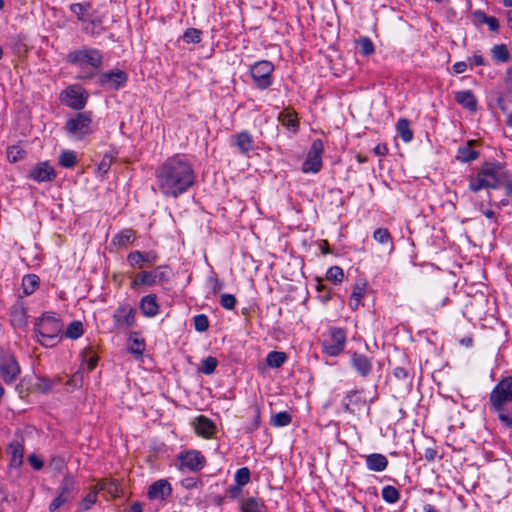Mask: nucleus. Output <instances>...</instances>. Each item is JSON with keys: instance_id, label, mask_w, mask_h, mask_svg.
<instances>
[{"instance_id": "f257e3e1", "label": "nucleus", "mask_w": 512, "mask_h": 512, "mask_svg": "<svg viewBox=\"0 0 512 512\" xmlns=\"http://www.w3.org/2000/svg\"><path fill=\"white\" fill-rule=\"evenodd\" d=\"M156 181L163 195L177 198L194 184L195 173L188 159L177 154L167 158L158 167Z\"/></svg>"}, {"instance_id": "f03ea898", "label": "nucleus", "mask_w": 512, "mask_h": 512, "mask_svg": "<svg viewBox=\"0 0 512 512\" xmlns=\"http://www.w3.org/2000/svg\"><path fill=\"white\" fill-rule=\"evenodd\" d=\"M489 403L499 421L512 428V376L502 378L495 385L489 395Z\"/></svg>"}, {"instance_id": "7ed1b4c3", "label": "nucleus", "mask_w": 512, "mask_h": 512, "mask_svg": "<svg viewBox=\"0 0 512 512\" xmlns=\"http://www.w3.org/2000/svg\"><path fill=\"white\" fill-rule=\"evenodd\" d=\"M68 62L81 69L78 74L79 79H91L95 75V70L99 69L103 62L101 52L93 48H84L72 51L67 56Z\"/></svg>"}, {"instance_id": "20e7f679", "label": "nucleus", "mask_w": 512, "mask_h": 512, "mask_svg": "<svg viewBox=\"0 0 512 512\" xmlns=\"http://www.w3.org/2000/svg\"><path fill=\"white\" fill-rule=\"evenodd\" d=\"M39 336V343L45 347H53L60 340L63 324L56 313H46L34 324Z\"/></svg>"}, {"instance_id": "39448f33", "label": "nucleus", "mask_w": 512, "mask_h": 512, "mask_svg": "<svg viewBox=\"0 0 512 512\" xmlns=\"http://www.w3.org/2000/svg\"><path fill=\"white\" fill-rule=\"evenodd\" d=\"M274 65L268 60H260L250 67V75L254 85L261 90L269 88L273 83Z\"/></svg>"}, {"instance_id": "423d86ee", "label": "nucleus", "mask_w": 512, "mask_h": 512, "mask_svg": "<svg viewBox=\"0 0 512 512\" xmlns=\"http://www.w3.org/2000/svg\"><path fill=\"white\" fill-rule=\"evenodd\" d=\"M324 152V144L321 139H315L310 147L305 161L302 164L304 173H317L322 168V154Z\"/></svg>"}, {"instance_id": "0eeeda50", "label": "nucleus", "mask_w": 512, "mask_h": 512, "mask_svg": "<svg viewBox=\"0 0 512 512\" xmlns=\"http://www.w3.org/2000/svg\"><path fill=\"white\" fill-rule=\"evenodd\" d=\"M346 343V332L342 328H332L329 339L323 341L322 348L326 355L335 357L341 354Z\"/></svg>"}, {"instance_id": "6e6552de", "label": "nucleus", "mask_w": 512, "mask_h": 512, "mask_svg": "<svg viewBox=\"0 0 512 512\" xmlns=\"http://www.w3.org/2000/svg\"><path fill=\"white\" fill-rule=\"evenodd\" d=\"M76 489H75V481L72 476L67 474L62 480L59 486V494L57 497L50 503L49 510L51 512L59 509L66 502L75 498Z\"/></svg>"}, {"instance_id": "1a4fd4ad", "label": "nucleus", "mask_w": 512, "mask_h": 512, "mask_svg": "<svg viewBox=\"0 0 512 512\" xmlns=\"http://www.w3.org/2000/svg\"><path fill=\"white\" fill-rule=\"evenodd\" d=\"M91 122L92 119L90 113L80 112L75 117L67 120L66 129L70 134L82 139L84 136L91 133Z\"/></svg>"}, {"instance_id": "9d476101", "label": "nucleus", "mask_w": 512, "mask_h": 512, "mask_svg": "<svg viewBox=\"0 0 512 512\" xmlns=\"http://www.w3.org/2000/svg\"><path fill=\"white\" fill-rule=\"evenodd\" d=\"M128 75L125 71L120 69H113L107 72H103L98 77V84L112 91H117L126 85Z\"/></svg>"}, {"instance_id": "9b49d317", "label": "nucleus", "mask_w": 512, "mask_h": 512, "mask_svg": "<svg viewBox=\"0 0 512 512\" xmlns=\"http://www.w3.org/2000/svg\"><path fill=\"white\" fill-rule=\"evenodd\" d=\"M88 94L79 85H71L62 93V101L75 110H81L85 107Z\"/></svg>"}, {"instance_id": "f8f14e48", "label": "nucleus", "mask_w": 512, "mask_h": 512, "mask_svg": "<svg viewBox=\"0 0 512 512\" xmlns=\"http://www.w3.org/2000/svg\"><path fill=\"white\" fill-rule=\"evenodd\" d=\"M114 326L120 329H129L136 323V312L130 304H122L113 313Z\"/></svg>"}, {"instance_id": "ddd939ff", "label": "nucleus", "mask_w": 512, "mask_h": 512, "mask_svg": "<svg viewBox=\"0 0 512 512\" xmlns=\"http://www.w3.org/2000/svg\"><path fill=\"white\" fill-rule=\"evenodd\" d=\"M140 275L141 283L154 286L157 283H167L171 278V270L168 266H158L153 271H143Z\"/></svg>"}, {"instance_id": "4468645a", "label": "nucleus", "mask_w": 512, "mask_h": 512, "mask_svg": "<svg viewBox=\"0 0 512 512\" xmlns=\"http://www.w3.org/2000/svg\"><path fill=\"white\" fill-rule=\"evenodd\" d=\"M178 458L180 460V468H186L192 472L200 471L206 463L205 457L195 450L181 453Z\"/></svg>"}, {"instance_id": "2eb2a0df", "label": "nucleus", "mask_w": 512, "mask_h": 512, "mask_svg": "<svg viewBox=\"0 0 512 512\" xmlns=\"http://www.w3.org/2000/svg\"><path fill=\"white\" fill-rule=\"evenodd\" d=\"M19 373V365L13 356L7 355L0 359V374L5 382H12Z\"/></svg>"}, {"instance_id": "dca6fc26", "label": "nucleus", "mask_w": 512, "mask_h": 512, "mask_svg": "<svg viewBox=\"0 0 512 512\" xmlns=\"http://www.w3.org/2000/svg\"><path fill=\"white\" fill-rule=\"evenodd\" d=\"M172 494V487L166 479L153 482L147 491L150 500H166Z\"/></svg>"}, {"instance_id": "f3484780", "label": "nucleus", "mask_w": 512, "mask_h": 512, "mask_svg": "<svg viewBox=\"0 0 512 512\" xmlns=\"http://www.w3.org/2000/svg\"><path fill=\"white\" fill-rule=\"evenodd\" d=\"M232 145L245 156H249L250 152L254 150V140L248 131H241L232 136Z\"/></svg>"}, {"instance_id": "a211bd4d", "label": "nucleus", "mask_w": 512, "mask_h": 512, "mask_svg": "<svg viewBox=\"0 0 512 512\" xmlns=\"http://www.w3.org/2000/svg\"><path fill=\"white\" fill-rule=\"evenodd\" d=\"M350 356L352 367L357 373L363 378L368 377L373 367L371 358L358 352H351Z\"/></svg>"}, {"instance_id": "6ab92c4d", "label": "nucleus", "mask_w": 512, "mask_h": 512, "mask_svg": "<svg viewBox=\"0 0 512 512\" xmlns=\"http://www.w3.org/2000/svg\"><path fill=\"white\" fill-rule=\"evenodd\" d=\"M482 174L488 179L497 180L503 182L509 175L505 169L504 164L500 162H485L481 166Z\"/></svg>"}, {"instance_id": "aec40b11", "label": "nucleus", "mask_w": 512, "mask_h": 512, "mask_svg": "<svg viewBox=\"0 0 512 512\" xmlns=\"http://www.w3.org/2000/svg\"><path fill=\"white\" fill-rule=\"evenodd\" d=\"M158 259V256L155 252H141V251H132L127 256V262L132 267L142 268L145 264L152 265Z\"/></svg>"}, {"instance_id": "412c9836", "label": "nucleus", "mask_w": 512, "mask_h": 512, "mask_svg": "<svg viewBox=\"0 0 512 512\" xmlns=\"http://www.w3.org/2000/svg\"><path fill=\"white\" fill-rule=\"evenodd\" d=\"M455 101L463 108L474 113L477 111V99L471 90H462L455 92Z\"/></svg>"}, {"instance_id": "4be33fe9", "label": "nucleus", "mask_w": 512, "mask_h": 512, "mask_svg": "<svg viewBox=\"0 0 512 512\" xmlns=\"http://www.w3.org/2000/svg\"><path fill=\"white\" fill-rule=\"evenodd\" d=\"M127 350L131 353L136 359L142 357L145 351V340L140 337L138 332H132L127 341Z\"/></svg>"}, {"instance_id": "5701e85b", "label": "nucleus", "mask_w": 512, "mask_h": 512, "mask_svg": "<svg viewBox=\"0 0 512 512\" xmlns=\"http://www.w3.org/2000/svg\"><path fill=\"white\" fill-rule=\"evenodd\" d=\"M11 323L14 327L23 328L28 324L27 309L22 302H17L11 311Z\"/></svg>"}, {"instance_id": "b1692460", "label": "nucleus", "mask_w": 512, "mask_h": 512, "mask_svg": "<svg viewBox=\"0 0 512 512\" xmlns=\"http://www.w3.org/2000/svg\"><path fill=\"white\" fill-rule=\"evenodd\" d=\"M7 452L10 456L9 466L10 468L18 469L23 462L24 447L18 442L14 441L9 444Z\"/></svg>"}, {"instance_id": "393cba45", "label": "nucleus", "mask_w": 512, "mask_h": 512, "mask_svg": "<svg viewBox=\"0 0 512 512\" xmlns=\"http://www.w3.org/2000/svg\"><path fill=\"white\" fill-rule=\"evenodd\" d=\"M366 467L370 471L382 472L388 466V459L380 453H372L365 457Z\"/></svg>"}, {"instance_id": "a878e982", "label": "nucleus", "mask_w": 512, "mask_h": 512, "mask_svg": "<svg viewBox=\"0 0 512 512\" xmlns=\"http://www.w3.org/2000/svg\"><path fill=\"white\" fill-rule=\"evenodd\" d=\"M278 121L293 133L299 130V120L295 111L286 109L279 113Z\"/></svg>"}, {"instance_id": "bb28decb", "label": "nucleus", "mask_w": 512, "mask_h": 512, "mask_svg": "<svg viewBox=\"0 0 512 512\" xmlns=\"http://www.w3.org/2000/svg\"><path fill=\"white\" fill-rule=\"evenodd\" d=\"M140 310L147 317H154L159 312V305L155 294L144 296L140 301Z\"/></svg>"}, {"instance_id": "cd10ccee", "label": "nucleus", "mask_w": 512, "mask_h": 512, "mask_svg": "<svg viewBox=\"0 0 512 512\" xmlns=\"http://www.w3.org/2000/svg\"><path fill=\"white\" fill-rule=\"evenodd\" d=\"M474 141H468L465 145L460 146L457 150L456 160L462 163H469L479 157V151L472 148Z\"/></svg>"}, {"instance_id": "c85d7f7f", "label": "nucleus", "mask_w": 512, "mask_h": 512, "mask_svg": "<svg viewBox=\"0 0 512 512\" xmlns=\"http://www.w3.org/2000/svg\"><path fill=\"white\" fill-rule=\"evenodd\" d=\"M196 420L195 430L198 435L209 438L215 433L216 426L209 418L199 416Z\"/></svg>"}, {"instance_id": "c756f323", "label": "nucleus", "mask_w": 512, "mask_h": 512, "mask_svg": "<svg viewBox=\"0 0 512 512\" xmlns=\"http://www.w3.org/2000/svg\"><path fill=\"white\" fill-rule=\"evenodd\" d=\"M56 177L54 168L47 162L39 164L34 168V180L39 182L51 181Z\"/></svg>"}, {"instance_id": "7c9ffc66", "label": "nucleus", "mask_w": 512, "mask_h": 512, "mask_svg": "<svg viewBox=\"0 0 512 512\" xmlns=\"http://www.w3.org/2000/svg\"><path fill=\"white\" fill-rule=\"evenodd\" d=\"M366 283L359 281L354 284L353 290L350 296L349 306L352 310H356L361 302V299L365 295Z\"/></svg>"}, {"instance_id": "2f4dec72", "label": "nucleus", "mask_w": 512, "mask_h": 512, "mask_svg": "<svg viewBox=\"0 0 512 512\" xmlns=\"http://www.w3.org/2000/svg\"><path fill=\"white\" fill-rule=\"evenodd\" d=\"M95 488L98 489V492L105 491L114 498L120 496L121 493L119 483L113 479H103L95 486Z\"/></svg>"}, {"instance_id": "473e14b6", "label": "nucleus", "mask_w": 512, "mask_h": 512, "mask_svg": "<svg viewBox=\"0 0 512 512\" xmlns=\"http://www.w3.org/2000/svg\"><path fill=\"white\" fill-rule=\"evenodd\" d=\"M264 508V501L256 497H249L241 504V512H263Z\"/></svg>"}, {"instance_id": "72a5a7b5", "label": "nucleus", "mask_w": 512, "mask_h": 512, "mask_svg": "<svg viewBox=\"0 0 512 512\" xmlns=\"http://www.w3.org/2000/svg\"><path fill=\"white\" fill-rule=\"evenodd\" d=\"M134 240H135L134 230L124 229L114 236L112 243L119 247H126L127 245L133 243Z\"/></svg>"}, {"instance_id": "f704fd0d", "label": "nucleus", "mask_w": 512, "mask_h": 512, "mask_svg": "<svg viewBox=\"0 0 512 512\" xmlns=\"http://www.w3.org/2000/svg\"><path fill=\"white\" fill-rule=\"evenodd\" d=\"M58 382L57 379H50L45 376H37L34 382V392H40L46 394L50 392L53 386Z\"/></svg>"}, {"instance_id": "c9c22d12", "label": "nucleus", "mask_w": 512, "mask_h": 512, "mask_svg": "<svg viewBox=\"0 0 512 512\" xmlns=\"http://www.w3.org/2000/svg\"><path fill=\"white\" fill-rule=\"evenodd\" d=\"M488 186H491L489 184V179L482 174L481 169L476 176L471 177L469 181V189L474 193L479 192L481 189L488 188Z\"/></svg>"}, {"instance_id": "e433bc0d", "label": "nucleus", "mask_w": 512, "mask_h": 512, "mask_svg": "<svg viewBox=\"0 0 512 512\" xmlns=\"http://www.w3.org/2000/svg\"><path fill=\"white\" fill-rule=\"evenodd\" d=\"M396 130L404 142H410L413 139V131L410 129V123L406 118L397 121Z\"/></svg>"}, {"instance_id": "4c0bfd02", "label": "nucleus", "mask_w": 512, "mask_h": 512, "mask_svg": "<svg viewBox=\"0 0 512 512\" xmlns=\"http://www.w3.org/2000/svg\"><path fill=\"white\" fill-rule=\"evenodd\" d=\"M286 360V353L280 351H271L266 357L267 365L272 368H280Z\"/></svg>"}, {"instance_id": "58836bf2", "label": "nucleus", "mask_w": 512, "mask_h": 512, "mask_svg": "<svg viewBox=\"0 0 512 512\" xmlns=\"http://www.w3.org/2000/svg\"><path fill=\"white\" fill-rule=\"evenodd\" d=\"M98 489L95 486L90 492L81 500L78 506V512L89 510L97 501Z\"/></svg>"}, {"instance_id": "ea45409f", "label": "nucleus", "mask_w": 512, "mask_h": 512, "mask_svg": "<svg viewBox=\"0 0 512 512\" xmlns=\"http://www.w3.org/2000/svg\"><path fill=\"white\" fill-rule=\"evenodd\" d=\"M373 238L375 241H377L379 244H389L390 250L394 249L393 239L386 228H378L373 233Z\"/></svg>"}, {"instance_id": "a19ab883", "label": "nucleus", "mask_w": 512, "mask_h": 512, "mask_svg": "<svg viewBox=\"0 0 512 512\" xmlns=\"http://www.w3.org/2000/svg\"><path fill=\"white\" fill-rule=\"evenodd\" d=\"M491 53H492V57L495 60L500 61L502 63H506L510 59V53L505 44L495 45L492 48Z\"/></svg>"}, {"instance_id": "79ce46f5", "label": "nucleus", "mask_w": 512, "mask_h": 512, "mask_svg": "<svg viewBox=\"0 0 512 512\" xmlns=\"http://www.w3.org/2000/svg\"><path fill=\"white\" fill-rule=\"evenodd\" d=\"M292 417L287 411L278 412L271 416V424L275 427L287 426L291 423Z\"/></svg>"}, {"instance_id": "37998d69", "label": "nucleus", "mask_w": 512, "mask_h": 512, "mask_svg": "<svg viewBox=\"0 0 512 512\" xmlns=\"http://www.w3.org/2000/svg\"><path fill=\"white\" fill-rule=\"evenodd\" d=\"M83 325L80 321H72L66 331L65 336L69 339H78L83 335Z\"/></svg>"}, {"instance_id": "c03bdc74", "label": "nucleus", "mask_w": 512, "mask_h": 512, "mask_svg": "<svg viewBox=\"0 0 512 512\" xmlns=\"http://www.w3.org/2000/svg\"><path fill=\"white\" fill-rule=\"evenodd\" d=\"M76 161V154L71 150L62 151L59 156V164L64 168H72L76 164Z\"/></svg>"}, {"instance_id": "a18cd8bd", "label": "nucleus", "mask_w": 512, "mask_h": 512, "mask_svg": "<svg viewBox=\"0 0 512 512\" xmlns=\"http://www.w3.org/2000/svg\"><path fill=\"white\" fill-rule=\"evenodd\" d=\"M382 498L385 502L394 504L399 500L400 493L394 486L388 485L382 489Z\"/></svg>"}, {"instance_id": "49530a36", "label": "nucleus", "mask_w": 512, "mask_h": 512, "mask_svg": "<svg viewBox=\"0 0 512 512\" xmlns=\"http://www.w3.org/2000/svg\"><path fill=\"white\" fill-rule=\"evenodd\" d=\"M218 365V360L213 356H208L201 362L200 371L206 375L214 373Z\"/></svg>"}, {"instance_id": "de8ad7c7", "label": "nucleus", "mask_w": 512, "mask_h": 512, "mask_svg": "<svg viewBox=\"0 0 512 512\" xmlns=\"http://www.w3.org/2000/svg\"><path fill=\"white\" fill-rule=\"evenodd\" d=\"M344 278V272L339 266H332L327 270L326 279L333 283H340Z\"/></svg>"}, {"instance_id": "09e8293b", "label": "nucleus", "mask_w": 512, "mask_h": 512, "mask_svg": "<svg viewBox=\"0 0 512 512\" xmlns=\"http://www.w3.org/2000/svg\"><path fill=\"white\" fill-rule=\"evenodd\" d=\"M83 362L87 365V370L92 371L98 362V357L92 352L91 348H86L82 352Z\"/></svg>"}, {"instance_id": "8fccbe9b", "label": "nucleus", "mask_w": 512, "mask_h": 512, "mask_svg": "<svg viewBox=\"0 0 512 512\" xmlns=\"http://www.w3.org/2000/svg\"><path fill=\"white\" fill-rule=\"evenodd\" d=\"M202 31L196 28H188L183 34V40L186 43H199L201 41Z\"/></svg>"}, {"instance_id": "3c124183", "label": "nucleus", "mask_w": 512, "mask_h": 512, "mask_svg": "<svg viewBox=\"0 0 512 512\" xmlns=\"http://www.w3.org/2000/svg\"><path fill=\"white\" fill-rule=\"evenodd\" d=\"M25 151L20 145H13L7 149V158L9 162L14 163L24 157Z\"/></svg>"}, {"instance_id": "603ef678", "label": "nucleus", "mask_w": 512, "mask_h": 512, "mask_svg": "<svg viewBox=\"0 0 512 512\" xmlns=\"http://www.w3.org/2000/svg\"><path fill=\"white\" fill-rule=\"evenodd\" d=\"M89 7V4L74 3L70 5V10L77 16L78 20L85 21Z\"/></svg>"}, {"instance_id": "864d4df0", "label": "nucleus", "mask_w": 512, "mask_h": 512, "mask_svg": "<svg viewBox=\"0 0 512 512\" xmlns=\"http://www.w3.org/2000/svg\"><path fill=\"white\" fill-rule=\"evenodd\" d=\"M360 52L364 56H369L374 53V44L368 37H362L358 41Z\"/></svg>"}, {"instance_id": "5fc2aeb1", "label": "nucleus", "mask_w": 512, "mask_h": 512, "mask_svg": "<svg viewBox=\"0 0 512 512\" xmlns=\"http://www.w3.org/2000/svg\"><path fill=\"white\" fill-rule=\"evenodd\" d=\"M194 328L198 332H205L209 328V320L205 314H198L194 317Z\"/></svg>"}, {"instance_id": "6e6d98bb", "label": "nucleus", "mask_w": 512, "mask_h": 512, "mask_svg": "<svg viewBox=\"0 0 512 512\" xmlns=\"http://www.w3.org/2000/svg\"><path fill=\"white\" fill-rule=\"evenodd\" d=\"M250 481V470L247 467L238 469L235 473V482L239 485H246Z\"/></svg>"}, {"instance_id": "4d7b16f0", "label": "nucleus", "mask_w": 512, "mask_h": 512, "mask_svg": "<svg viewBox=\"0 0 512 512\" xmlns=\"http://www.w3.org/2000/svg\"><path fill=\"white\" fill-rule=\"evenodd\" d=\"M236 297L232 294H222L220 298V305L227 310L234 309L236 305Z\"/></svg>"}, {"instance_id": "13d9d810", "label": "nucleus", "mask_w": 512, "mask_h": 512, "mask_svg": "<svg viewBox=\"0 0 512 512\" xmlns=\"http://www.w3.org/2000/svg\"><path fill=\"white\" fill-rule=\"evenodd\" d=\"M182 487H184L187 490L196 489L199 487H202L203 482L195 477H188L181 481Z\"/></svg>"}, {"instance_id": "bf43d9fd", "label": "nucleus", "mask_w": 512, "mask_h": 512, "mask_svg": "<svg viewBox=\"0 0 512 512\" xmlns=\"http://www.w3.org/2000/svg\"><path fill=\"white\" fill-rule=\"evenodd\" d=\"M17 391L19 393V396L23 399H28L31 394V385L29 381L22 380L18 386Z\"/></svg>"}, {"instance_id": "052dcab7", "label": "nucleus", "mask_w": 512, "mask_h": 512, "mask_svg": "<svg viewBox=\"0 0 512 512\" xmlns=\"http://www.w3.org/2000/svg\"><path fill=\"white\" fill-rule=\"evenodd\" d=\"M253 412H254L253 421L250 424H248L246 427V431L249 433H252L255 430H257L260 425V408L258 406H255L253 408Z\"/></svg>"}, {"instance_id": "680f3d73", "label": "nucleus", "mask_w": 512, "mask_h": 512, "mask_svg": "<svg viewBox=\"0 0 512 512\" xmlns=\"http://www.w3.org/2000/svg\"><path fill=\"white\" fill-rule=\"evenodd\" d=\"M65 466L64 459L62 457H52L48 463V468L51 471H61Z\"/></svg>"}, {"instance_id": "e2e57ef3", "label": "nucleus", "mask_w": 512, "mask_h": 512, "mask_svg": "<svg viewBox=\"0 0 512 512\" xmlns=\"http://www.w3.org/2000/svg\"><path fill=\"white\" fill-rule=\"evenodd\" d=\"M358 394V391L357 390H352V391H349L345 398H344V402H343V407H344V410L348 413H353V410L351 408V403L353 402V398Z\"/></svg>"}, {"instance_id": "0e129e2a", "label": "nucleus", "mask_w": 512, "mask_h": 512, "mask_svg": "<svg viewBox=\"0 0 512 512\" xmlns=\"http://www.w3.org/2000/svg\"><path fill=\"white\" fill-rule=\"evenodd\" d=\"M449 300V297L447 294L443 295V294H440L439 296L437 295H434L431 299V304L435 307V308H439V307H442L444 306Z\"/></svg>"}, {"instance_id": "69168bd1", "label": "nucleus", "mask_w": 512, "mask_h": 512, "mask_svg": "<svg viewBox=\"0 0 512 512\" xmlns=\"http://www.w3.org/2000/svg\"><path fill=\"white\" fill-rule=\"evenodd\" d=\"M111 163H112V157L109 155H105L98 166L99 171L104 174L107 173L108 170L110 169Z\"/></svg>"}, {"instance_id": "338daca9", "label": "nucleus", "mask_w": 512, "mask_h": 512, "mask_svg": "<svg viewBox=\"0 0 512 512\" xmlns=\"http://www.w3.org/2000/svg\"><path fill=\"white\" fill-rule=\"evenodd\" d=\"M437 450L435 447H427L425 448L424 450V453H423V457L428 461V462H432L435 460V458L437 457Z\"/></svg>"}, {"instance_id": "774afa93", "label": "nucleus", "mask_w": 512, "mask_h": 512, "mask_svg": "<svg viewBox=\"0 0 512 512\" xmlns=\"http://www.w3.org/2000/svg\"><path fill=\"white\" fill-rule=\"evenodd\" d=\"M242 493V485L236 483V485H232L228 489V495L231 499L238 498Z\"/></svg>"}]
</instances>
